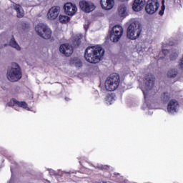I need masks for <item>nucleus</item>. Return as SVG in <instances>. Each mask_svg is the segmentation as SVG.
I'll return each instance as SVG.
<instances>
[{
  "mask_svg": "<svg viewBox=\"0 0 183 183\" xmlns=\"http://www.w3.org/2000/svg\"><path fill=\"white\" fill-rule=\"evenodd\" d=\"M178 75V70L177 69H171L167 71L168 78H176Z\"/></svg>",
  "mask_w": 183,
  "mask_h": 183,
  "instance_id": "nucleus-21",
  "label": "nucleus"
},
{
  "mask_svg": "<svg viewBox=\"0 0 183 183\" xmlns=\"http://www.w3.org/2000/svg\"><path fill=\"white\" fill-rule=\"evenodd\" d=\"M64 9L66 15H69V16H73V15L76 14V11H78L76 6L72 4V3H66Z\"/></svg>",
  "mask_w": 183,
  "mask_h": 183,
  "instance_id": "nucleus-12",
  "label": "nucleus"
},
{
  "mask_svg": "<svg viewBox=\"0 0 183 183\" xmlns=\"http://www.w3.org/2000/svg\"><path fill=\"white\" fill-rule=\"evenodd\" d=\"M142 32V29H141V24L138 21H134L129 24L127 28V36L129 39L134 40L137 38H139Z\"/></svg>",
  "mask_w": 183,
  "mask_h": 183,
  "instance_id": "nucleus-4",
  "label": "nucleus"
},
{
  "mask_svg": "<svg viewBox=\"0 0 183 183\" xmlns=\"http://www.w3.org/2000/svg\"><path fill=\"white\" fill-rule=\"evenodd\" d=\"M162 54H164V56H166V55H168V54H169V50L162 49Z\"/></svg>",
  "mask_w": 183,
  "mask_h": 183,
  "instance_id": "nucleus-27",
  "label": "nucleus"
},
{
  "mask_svg": "<svg viewBox=\"0 0 183 183\" xmlns=\"http://www.w3.org/2000/svg\"><path fill=\"white\" fill-rule=\"evenodd\" d=\"M145 4H147V1L145 0H134L132 5L133 11L139 12V11H142L144 9Z\"/></svg>",
  "mask_w": 183,
  "mask_h": 183,
  "instance_id": "nucleus-14",
  "label": "nucleus"
},
{
  "mask_svg": "<svg viewBox=\"0 0 183 183\" xmlns=\"http://www.w3.org/2000/svg\"><path fill=\"white\" fill-rule=\"evenodd\" d=\"M22 78V71L19 64L12 63L11 69L7 71V79L11 82H18Z\"/></svg>",
  "mask_w": 183,
  "mask_h": 183,
  "instance_id": "nucleus-3",
  "label": "nucleus"
},
{
  "mask_svg": "<svg viewBox=\"0 0 183 183\" xmlns=\"http://www.w3.org/2000/svg\"><path fill=\"white\" fill-rule=\"evenodd\" d=\"M9 45L10 46H12V48H15L16 49H17V51H21V46H19V44H18V43H16V41H15L14 37H13L10 40Z\"/></svg>",
  "mask_w": 183,
  "mask_h": 183,
  "instance_id": "nucleus-23",
  "label": "nucleus"
},
{
  "mask_svg": "<svg viewBox=\"0 0 183 183\" xmlns=\"http://www.w3.org/2000/svg\"><path fill=\"white\" fill-rule=\"evenodd\" d=\"M59 51L65 56H71L74 54V47L69 44H63L60 45Z\"/></svg>",
  "mask_w": 183,
  "mask_h": 183,
  "instance_id": "nucleus-11",
  "label": "nucleus"
},
{
  "mask_svg": "<svg viewBox=\"0 0 183 183\" xmlns=\"http://www.w3.org/2000/svg\"><path fill=\"white\" fill-rule=\"evenodd\" d=\"M118 14L121 18H125L128 13L127 12V5L125 4H120L118 8Z\"/></svg>",
  "mask_w": 183,
  "mask_h": 183,
  "instance_id": "nucleus-17",
  "label": "nucleus"
},
{
  "mask_svg": "<svg viewBox=\"0 0 183 183\" xmlns=\"http://www.w3.org/2000/svg\"><path fill=\"white\" fill-rule=\"evenodd\" d=\"M164 11H165V5L162 4L161 7V10L159 11V15H160V16H162V15H164Z\"/></svg>",
  "mask_w": 183,
  "mask_h": 183,
  "instance_id": "nucleus-24",
  "label": "nucleus"
},
{
  "mask_svg": "<svg viewBox=\"0 0 183 183\" xmlns=\"http://www.w3.org/2000/svg\"><path fill=\"white\" fill-rule=\"evenodd\" d=\"M98 169H102V167H99Z\"/></svg>",
  "mask_w": 183,
  "mask_h": 183,
  "instance_id": "nucleus-29",
  "label": "nucleus"
},
{
  "mask_svg": "<svg viewBox=\"0 0 183 183\" xmlns=\"http://www.w3.org/2000/svg\"><path fill=\"white\" fill-rule=\"evenodd\" d=\"M35 31L39 36H41L43 39H51V36H52V31L44 24H38L35 28Z\"/></svg>",
  "mask_w": 183,
  "mask_h": 183,
  "instance_id": "nucleus-6",
  "label": "nucleus"
},
{
  "mask_svg": "<svg viewBox=\"0 0 183 183\" xmlns=\"http://www.w3.org/2000/svg\"><path fill=\"white\" fill-rule=\"evenodd\" d=\"M74 65H75L76 68H81V66H82V61H81V60H77L75 62Z\"/></svg>",
  "mask_w": 183,
  "mask_h": 183,
  "instance_id": "nucleus-25",
  "label": "nucleus"
},
{
  "mask_svg": "<svg viewBox=\"0 0 183 183\" xmlns=\"http://www.w3.org/2000/svg\"><path fill=\"white\" fill-rule=\"evenodd\" d=\"M59 12H61V7L58 6H52L47 13L48 19H50V21H54V19L58 18Z\"/></svg>",
  "mask_w": 183,
  "mask_h": 183,
  "instance_id": "nucleus-10",
  "label": "nucleus"
},
{
  "mask_svg": "<svg viewBox=\"0 0 183 183\" xmlns=\"http://www.w3.org/2000/svg\"><path fill=\"white\" fill-rule=\"evenodd\" d=\"M105 49L101 45L89 46L84 51V58L90 64H98L104 59Z\"/></svg>",
  "mask_w": 183,
  "mask_h": 183,
  "instance_id": "nucleus-1",
  "label": "nucleus"
},
{
  "mask_svg": "<svg viewBox=\"0 0 183 183\" xmlns=\"http://www.w3.org/2000/svg\"><path fill=\"white\" fill-rule=\"evenodd\" d=\"M14 9L17 13V18H23L24 16V10L22 9V6L19 4H15L14 6Z\"/></svg>",
  "mask_w": 183,
  "mask_h": 183,
  "instance_id": "nucleus-19",
  "label": "nucleus"
},
{
  "mask_svg": "<svg viewBox=\"0 0 183 183\" xmlns=\"http://www.w3.org/2000/svg\"><path fill=\"white\" fill-rule=\"evenodd\" d=\"M155 85V76L152 74H147L144 78V86L142 87V91L144 99H147L149 92L154 88Z\"/></svg>",
  "mask_w": 183,
  "mask_h": 183,
  "instance_id": "nucleus-5",
  "label": "nucleus"
},
{
  "mask_svg": "<svg viewBox=\"0 0 183 183\" xmlns=\"http://www.w3.org/2000/svg\"><path fill=\"white\" fill-rule=\"evenodd\" d=\"M177 58H178V54L176 53H174L173 54L170 55L171 61H175V59H177Z\"/></svg>",
  "mask_w": 183,
  "mask_h": 183,
  "instance_id": "nucleus-26",
  "label": "nucleus"
},
{
  "mask_svg": "<svg viewBox=\"0 0 183 183\" xmlns=\"http://www.w3.org/2000/svg\"><path fill=\"white\" fill-rule=\"evenodd\" d=\"M59 21L61 22V24H68V22L71 21V19L68 16L60 15L59 16Z\"/></svg>",
  "mask_w": 183,
  "mask_h": 183,
  "instance_id": "nucleus-22",
  "label": "nucleus"
},
{
  "mask_svg": "<svg viewBox=\"0 0 183 183\" xmlns=\"http://www.w3.org/2000/svg\"><path fill=\"white\" fill-rule=\"evenodd\" d=\"M178 108H179V103H178V101L176 99H172L167 105V112L169 114H175Z\"/></svg>",
  "mask_w": 183,
  "mask_h": 183,
  "instance_id": "nucleus-13",
  "label": "nucleus"
},
{
  "mask_svg": "<svg viewBox=\"0 0 183 183\" xmlns=\"http://www.w3.org/2000/svg\"><path fill=\"white\" fill-rule=\"evenodd\" d=\"M122 1H128V0H122Z\"/></svg>",
  "mask_w": 183,
  "mask_h": 183,
  "instance_id": "nucleus-30",
  "label": "nucleus"
},
{
  "mask_svg": "<svg viewBox=\"0 0 183 183\" xmlns=\"http://www.w3.org/2000/svg\"><path fill=\"white\" fill-rule=\"evenodd\" d=\"M79 8L85 12L86 14H89L92 12V11H95V4L89 1L81 0L79 1Z\"/></svg>",
  "mask_w": 183,
  "mask_h": 183,
  "instance_id": "nucleus-9",
  "label": "nucleus"
},
{
  "mask_svg": "<svg viewBox=\"0 0 183 183\" xmlns=\"http://www.w3.org/2000/svg\"><path fill=\"white\" fill-rule=\"evenodd\" d=\"M101 6L103 9L109 11L114 8V0H101L100 1Z\"/></svg>",
  "mask_w": 183,
  "mask_h": 183,
  "instance_id": "nucleus-16",
  "label": "nucleus"
},
{
  "mask_svg": "<svg viewBox=\"0 0 183 183\" xmlns=\"http://www.w3.org/2000/svg\"><path fill=\"white\" fill-rule=\"evenodd\" d=\"M7 104L9 107H14V105H17V107L19 108H24V109H26V108H28V104H26V102H19L16 99H11Z\"/></svg>",
  "mask_w": 183,
  "mask_h": 183,
  "instance_id": "nucleus-15",
  "label": "nucleus"
},
{
  "mask_svg": "<svg viewBox=\"0 0 183 183\" xmlns=\"http://www.w3.org/2000/svg\"><path fill=\"white\" fill-rule=\"evenodd\" d=\"M124 34V28L121 25H115L111 32L110 39L113 42H118Z\"/></svg>",
  "mask_w": 183,
  "mask_h": 183,
  "instance_id": "nucleus-7",
  "label": "nucleus"
},
{
  "mask_svg": "<svg viewBox=\"0 0 183 183\" xmlns=\"http://www.w3.org/2000/svg\"><path fill=\"white\" fill-rule=\"evenodd\" d=\"M159 8L158 0H148L145 6V11L149 15H153Z\"/></svg>",
  "mask_w": 183,
  "mask_h": 183,
  "instance_id": "nucleus-8",
  "label": "nucleus"
},
{
  "mask_svg": "<svg viewBox=\"0 0 183 183\" xmlns=\"http://www.w3.org/2000/svg\"><path fill=\"white\" fill-rule=\"evenodd\" d=\"M160 99L162 102L165 104V102H168L169 99H171V93L168 92H164L160 95Z\"/></svg>",
  "mask_w": 183,
  "mask_h": 183,
  "instance_id": "nucleus-18",
  "label": "nucleus"
},
{
  "mask_svg": "<svg viewBox=\"0 0 183 183\" xmlns=\"http://www.w3.org/2000/svg\"><path fill=\"white\" fill-rule=\"evenodd\" d=\"M65 101H69V98L65 97Z\"/></svg>",
  "mask_w": 183,
  "mask_h": 183,
  "instance_id": "nucleus-28",
  "label": "nucleus"
},
{
  "mask_svg": "<svg viewBox=\"0 0 183 183\" xmlns=\"http://www.w3.org/2000/svg\"><path fill=\"white\" fill-rule=\"evenodd\" d=\"M120 82L121 79L119 78V74L113 73L107 78L105 81V88L107 91L112 92V91H116L119 86Z\"/></svg>",
  "mask_w": 183,
  "mask_h": 183,
  "instance_id": "nucleus-2",
  "label": "nucleus"
},
{
  "mask_svg": "<svg viewBox=\"0 0 183 183\" xmlns=\"http://www.w3.org/2000/svg\"><path fill=\"white\" fill-rule=\"evenodd\" d=\"M81 39L82 37L80 36H75L72 41V46L74 48H78L81 45Z\"/></svg>",
  "mask_w": 183,
  "mask_h": 183,
  "instance_id": "nucleus-20",
  "label": "nucleus"
}]
</instances>
